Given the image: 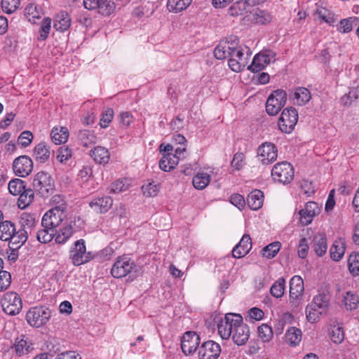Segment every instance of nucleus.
<instances>
[{
    "label": "nucleus",
    "mask_w": 359,
    "mask_h": 359,
    "mask_svg": "<svg viewBox=\"0 0 359 359\" xmlns=\"http://www.w3.org/2000/svg\"><path fill=\"white\" fill-rule=\"evenodd\" d=\"M218 333L223 339L232 337L238 346L246 344L250 337V328L243 323L240 314L227 313L217 324Z\"/></svg>",
    "instance_id": "obj_1"
},
{
    "label": "nucleus",
    "mask_w": 359,
    "mask_h": 359,
    "mask_svg": "<svg viewBox=\"0 0 359 359\" xmlns=\"http://www.w3.org/2000/svg\"><path fill=\"white\" fill-rule=\"evenodd\" d=\"M251 53L248 47L242 48L232 41L220 42L214 50L218 60L229 57V66L235 72H241L248 63Z\"/></svg>",
    "instance_id": "obj_2"
},
{
    "label": "nucleus",
    "mask_w": 359,
    "mask_h": 359,
    "mask_svg": "<svg viewBox=\"0 0 359 359\" xmlns=\"http://www.w3.org/2000/svg\"><path fill=\"white\" fill-rule=\"evenodd\" d=\"M330 297L327 290H320L313 297L312 302L306 306L305 309L306 317L309 323L318 322L326 313L330 305Z\"/></svg>",
    "instance_id": "obj_3"
},
{
    "label": "nucleus",
    "mask_w": 359,
    "mask_h": 359,
    "mask_svg": "<svg viewBox=\"0 0 359 359\" xmlns=\"http://www.w3.org/2000/svg\"><path fill=\"white\" fill-rule=\"evenodd\" d=\"M9 192L13 196H19L18 205L20 209L29 206L34 200V194L32 189H26L25 182L20 179H13L8 183Z\"/></svg>",
    "instance_id": "obj_4"
},
{
    "label": "nucleus",
    "mask_w": 359,
    "mask_h": 359,
    "mask_svg": "<svg viewBox=\"0 0 359 359\" xmlns=\"http://www.w3.org/2000/svg\"><path fill=\"white\" fill-rule=\"evenodd\" d=\"M26 231H16L15 224L10 221L0 222V240L8 241L12 248H18L26 242Z\"/></svg>",
    "instance_id": "obj_5"
},
{
    "label": "nucleus",
    "mask_w": 359,
    "mask_h": 359,
    "mask_svg": "<svg viewBox=\"0 0 359 359\" xmlns=\"http://www.w3.org/2000/svg\"><path fill=\"white\" fill-rule=\"evenodd\" d=\"M67 216L65 203L56 205L43 215L41 226H50L55 229L67 218Z\"/></svg>",
    "instance_id": "obj_6"
},
{
    "label": "nucleus",
    "mask_w": 359,
    "mask_h": 359,
    "mask_svg": "<svg viewBox=\"0 0 359 359\" xmlns=\"http://www.w3.org/2000/svg\"><path fill=\"white\" fill-rule=\"evenodd\" d=\"M34 190L41 196L46 198L53 193L55 185L53 179L45 172H39L33 179Z\"/></svg>",
    "instance_id": "obj_7"
},
{
    "label": "nucleus",
    "mask_w": 359,
    "mask_h": 359,
    "mask_svg": "<svg viewBox=\"0 0 359 359\" xmlns=\"http://www.w3.org/2000/svg\"><path fill=\"white\" fill-rule=\"evenodd\" d=\"M52 316L51 310L45 306L30 308L26 314L27 323L34 327H41L46 325Z\"/></svg>",
    "instance_id": "obj_8"
},
{
    "label": "nucleus",
    "mask_w": 359,
    "mask_h": 359,
    "mask_svg": "<svg viewBox=\"0 0 359 359\" xmlns=\"http://www.w3.org/2000/svg\"><path fill=\"white\" fill-rule=\"evenodd\" d=\"M70 259L74 266H80L93 259L91 252H86V242L83 239L76 241L70 250Z\"/></svg>",
    "instance_id": "obj_9"
},
{
    "label": "nucleus",
    "mask_w": 359,
    "mask_h": 359,
    "mask_svg": "<svg viewBox=\"0 0 359 359\" xmlns=\"http://www.w3.org/2000/svg\"><path fill=\"white\" fill-rule=\"evenodd\" d=\"M271 177L275 182L289 184L294 178L293 167L287 161L278 163L271 170Z\"/></svg>",
    "instance_id": "obj_10"
},
{
    "label": "nucleus",
    "mask_w": 359,
    "mask_h": 359,
    "mask_svg": "<svg viewBox=\"0 0 359 359\" xmlns=\"http://www.w3.org/2000/svg\"><path fill=\"white\" fill-rule=\"evenodd\" d=\"M135 266V262L130 257L126 255L120 256L114 263L111 273L116 278H123L129 274Z\"/></svg>",
    "instance_id": "obj_11"
},
{
    "label": "nucleus",
    "mask_w": 359,
    "mask_h": 359,
    "mask_svg": "<svg viewBox=\"0 0 359 359\" xmlns=\"http://www.w3.org/2000/svg\"><path fill=\"white\" fill-rule=\"evenodd\" d=\"M287 101V93L283 90H274L266 102V111L271 115H276L284 107Z\"/></svg>",
    "instance_id": "obj_12"
},
{
    "label": "nucleus",
    "mask_w": 359,
    "mask_h": 359,
    "mask_svg": "<svg viewBox=\"0 0 359 359\" xmlns=\"http://www.w3.org/2000/svg\"><path fill=\"white\" fill-rule=\"evenodd\" d=\"M1 304L4 311L11 316L18 314L22 307L21 298L18 294L13 292L5 293Z\"/></svg>",
    "instance_id": "obj_13"
},
{
    "label": "nucleus",
    "mask_w": 359,
    "mask_h": 359,
    "mask_svg": "<svg viewBox=\"0 0 359 359\" xmlns=\"http://www.w3.org/2000/svg\"><path fill=\"white\" fill-rule=\"evenodd\" d=\"M298 121L297 111L292 107L285 109L278 120V128L285 133H290Z\"/></svg>",
    "instance_id": "obj_14"
},
{
    "label": "nucleus",
    "mask_w": 359,
    "mask_h": 359,
    "mask_svg": "<svg viewBox=\"0 0 359 359\" xmlns=\"http://www.w3.org/2000/svg\"><path fill=\"white\" fill-rule=\"evenodd\" d=\"M276 55V53L271 50L259 52L254 57L248 69L253 72H259L263 70L267 65L275 62Z\"/></svg>",
    "instance_id": "obj_15"
},
{
    "label": "nucleus",
    "mask_w": 359,
    "mask_h": 359,
    "mask_svg": "<svg viewBox=\"0 0 359 359\" xmlns=\"http://www.w3.org/2000/svg\"><path fill=\"white\" fill-rule=\"evenodd\" d=\"M304 292V280L299 276H294L290 281V302L294 306H299Z\"/></svg>",
    "instance_id": "obj_16"
},
{
    "label": "nucleus",
    "mask_w": 359,
    "mask_h": 359,
    "mask_svg": "<svg viewBox=\"0 0 359 359\" xmlns=\"http://www.w3.org/2000/svg\"><path fill=\"white\" fill-rule=\"evenodd\" d=\"M34 168L32 158L27 155L15 158L13 162V170L15 175L26 177L30 175Z\"/></svg>",
    "instance_id": "obj_17"
},
{
    "label": "nucleus",
    "mask_w": 359,
    "mask_h": 359,
    "mask_svg": "<svg viewBox=\"0 0 359 359\" xmlns=\"http://www.w3.org/2000/svg\"><path fill=\"white\" fill-rule=\"evenodd\" d=\"M278 149L271 142H264L257 149V157L263 165H269L277 159Z\"/></svg>",
    "instance_id": "obj_18"
},
{
    "label": "nucleus",
    "mask_w": 359,
    "mask_h": 359,
    "mask_svg": "<svg viewBox=\"0 0 359 359\" xmlns=\"http://www.w3.org/2000/svg\"><path fill=\"white\" fill-rule=\"evenodd\" d=\"M83 6L88 10L97 9L102 15H109L115 9V4L110 0H83Z\"/></svg>",
    "instance_id": "obj_19"
},
{
    "label": "nucleus",
    "mask_w": 359,
    "mask_h": 359,
    "mask_svg": "<svg viewBox=\"0 0 359 359\" xmlns=\"http://www.w3.org/2000/svg\"><path fill=\"white\" fill-rule=\"evenodd\" d=\"M200 337L195 332H187L181 341V348L186 355L194 353L199 348Z\"/></svg>",
    "instance_id": "obj_20"
},
{
    "label": "nucleus",
    "mask_w": 359,
    "mask_h": 359,
    "mask_svg": "<svg viewBox=\"0 0 359 359\" xmlns=\"http://www.w3.org/2000/svg\"><path fill=\"white\" fill-rule=\"evenodd\" d=\"M220 353V345L211 340L203 342L198 348L199 359H217Z\"/></svg>",
    "instance_id": "obj_21"
},
{
    "label": "nucleus",
    "mask_w": 359,
    "mask_h": 359,
    "mask_svg": "<svg viewBox=\"0 0 359 359\" xmlns=\"http://www.w3.org/2000/svg\"><path fill=\"white\" fill-rule=\"evenodd\" d=\"M320 212L318 204L314 201L307 202L304 209L299 211V222L304 225H309L311 223L313 217Z\"/></svg>",
    "instance_id": "obj_22"
},
{
    "label": "nucleus",
    "mask_w": 359,
    "mask_h": 359,
    "mask_svg": "<svg viewBox=\"0 0 359 359\" xmlns=\"http://www.w3.org/2000/svg\"><path fill=\"white\" fill-rule=\"evenodd\" d=\"M113 205V199L110 196H101L93 198L89 206L96 213L103 214L107 212Z\"/></svg>",
    "instance_id": "obj_23"
},
{
    "label": "nucleus",
    "mask_w": 359,
    "mask_h": 359,
    "mask_svg": "<svg viewBox=\"0 0 359 359\" xmlns=\"http://www.w3.org/2000/svg\"><path fill=\"white\" fill-rule=\"evenodd\" d=\"M75 220H71L68 224H64L58 230L55 229V241L57 244L65 243L76 232L74 228Z\"/></svg>",
    "instance_id": "obj_24"
},
{
    "label": "nucleus",
    "mask_w": 359,
    "mask_h": 359,
    "mask_svg": "<svg viewBox=\"0 0 359 359\" xmlns=\"http://www.w3.org/2000/svg\"><path fill=\"white\" fill-rule=\"evenodd\" d=\"M252 248V240L249 234H244L240 242L233 248L232 256L241 258L245 256Z\"/></svg>",
    "instance_id": "obj_25"
},
{
    "label": "nucleus",
    "mask_w": 359,
    "mask_h": 359,
    "mask_svg": "<svg viewBox=\"0 0 359 359\" xmlns=\"http://www.w3.org/2000/svg\"><path fill=\"white\" fill-rule=\"evenodd\" d=\"M345 250L346 242L344 239L339 238L335 240L330 249L331 259L336 262L341 260L345 253Z\"/></svg>",
    "instance_id": "obj_26"
},
{
    "label": "nucleus",
    "mask_w": 359,
    "mask_h": 359,
    "mask_svg": "<svg viewBox=\"0 0 359 359\" xmlns=\"http://www.w3.org/2000/svg\"><path fill=\"white\" fill-rule=\"evenodd\" d=\"M90 154L95 162L100 164H107L110 159L109 150L102 146L95 147L90 150Z\"/></svg>",
    "instance_id": "obj_27"
},
{
    "label": "nucleus",
    "mask_w": 359,
    "mask_h": 359,
    "mask_svg": "<svg viewBox=\"0 0 359 359\" xmlns=\"http://www.w3.org/2000/svg\"><path fill=\"white\" fill-rule=\"evenodd\" d=\"M179 160L180 156H177V154L172 153L165 154L159 161V167L162 170L169 172L175 168L179 163Z\"/></svg>",
    "instance_id": "obj_28"
},
{
    "label": "nucleus",
    "mask_w": 359,
    "mask_h": 359,
    "mask_svg": "<svg viewBox=\"0 0 359 359\" xmlns=\"http://www.w3.org/2000/svg\"><path fill=\"white\" fill-rule=\"evenodd\" d=\"M71 25V18L65 11H61L55 18L54 28L60 32L67 31Z\"/></svg>",
    "instance_id": "obj_29"
},
{
    "label": "nucleus",
    "mask_w": 359,
    "mask_h": 359,
    "mask_svg": "<svg viewBox=\"0 0 359 359\" xmlns=\"http://www.w3.org/2000/svg\"><path fill=\"white\" fill-rule=\"evenodd\" d=\"M264 202V194L258 189L251 191L247 198L249 208L253 210H257L262 208Z\"/></svg>",
    "instance_id": "obj_30"
},
{
    "label": "nucleus",
    "mask_w": 359,
    "mask_h": 359,
    "mask_svg": "<svg viewBox=\"0 0 359 359\" xmlns=\"http://www.w3.org/2000/svg\"><path fill=\"white\" fill-rule=\"evenodd\" d=\"M69 130L63 126L54 127L50 133L52 141L55 144H61L67 142L69 138Z\"/></svg>",
    "instance_id": "obj_31"
},
{
    "label": "nucleus",
    "mask_w": 359,
    "mask_h": 359,
    "mask_svg": "<svg viewBox=\"0 0 359 359\" xmlns=\"http://www.w3.org/2000/svg\"><path fill=\"white\" fill-rule=\"evenodd\" d=\"M314 15L318 19L328 24L330 26L334 27L337 22V18L335 17L334 13L324 7L318 8L316 11Z\"/></svg>",
    "instance_id": "obj_32"
},
{
    "label": "nucleus",
    "mask_w": 359,
    "mask_h": 359,
    "mask_svg": "<svg viewBox=\"0 0 359 359\" xmlns=\"http://www.w3.org/2000/svg\"><path fill=\"white\" fill-rule=\"evenodd\" d=\"M311 98L310 91L304 87L297 88L293 93L294 102L299 106L305 105Z\"/></svg>",
    "instance_id": "obj_33"
},
{
    "label": "nucleus",
    "mask_w": 359,
    "mask_h": 359,
    "mask_svg": "<svg viewBox=\"0 0 359 359\" xmlns=\"http://www.w3.org/2000/svg\"><path fill=\"white\" fill-rule=\"evenodd\" d=\"M49 147L44 143L40 142L34 149V156L40 163H45L50 158Z\"/></svg>",
    "instance_id": "obj_34"
},
{
    "label": "nucleus",
    "mask_w": 359,
    "mask_h": 359,
    "mask_svg": "<svg viewBox=\"0 0 359 359\" xmlns=\"http://www.w3.org/2000/svg\"><path fill=\"white\" fill-rule=\"evenodd\" d=\"M192 0H168L166 8L169 12L178 13L186 10Z\"/></svg>",
    "instance_id": "obj_35"
},
{
    "label": "nucleus",
    "mask_w": 359,
    "mask_h": 359,
    "mask_svg": "<svg viewBox=\"0 0 359 359\" xmlns=\"http://www.w3.org/2000/svg\"><path fill=\"white\" fill-rule=\"evenodd\" d=\"M327 249V238L325 234L320 233L313 238V250L319 257L324 255Z\"/></svg>",
    "instance_id": "obj_36"
},
{
    "label": "nucleus",
    "mask_w": 359,
    "mask_h": 359,
    "mask_svg": "<svg viewBox=\"0 0 359 359\" xmlns=\"http://www.w3.org/2000/svg\"><path fill=\"white\" fill-rule=\"evenodd\" d=\"M22 228L20 229L19 231L24 232L26 231V241L28 238L29 235H32L33 233L34 229L36 226V222L34 217L29 214H25L22 217Z\"/></svg>",
    "instance_id": "obj_37"
},
{
    "label": "nucleus",
    "mask_w": 359,
    "mask_h": 359,
    "mask_svg": "<svg viewBox=\"0 0 359 359\" xmlns=\"http://www.w3.org/2000/svg\"><path fill=\"white\" fill-rule=\"evenodd\" d=\"M55 229L50 226H41L36 233V239L41 243H50L55 238Z\"/></svg>",
    "instance_id": "obj_38"
},
{
    "label": "nucleus",
    "mask_w": 359,
    "mask_h": 359,
    "mask_svg": "<svg viewBox=\"0 0 359 359\" xmlns=\"http://www.w3.org/2000/svg\"><path fill=\"white\" fill-rule=\"evenodd\" d=\"M302 333L301 330L295 327H290L285 333V341L291 346H297L302 340Z\"/></svg>",
    "instance_id": "obj_39"
},
{
    "label": "nucleus",
    "mask_w": 359,
    "mask_h": 359,
    "mask_svg": "<svg viewBox=\"0 0 359 359\" xmlns=\"http://www.w3.org/2000/svg\"><path fill=\"white\" fill-rule=\"evenodd\" d=\"M210 181V176L208 174L199 172L194 176L192 184L196 189L202 190L208 185Z\"/></svg>",
    "instance_id": "obj_40"
},
{
    "label": "nucleus",
    "mask_w": 359,
    "mask_h": 359,
    "mask_svg": "<svg viewBox=\"0 0 359 359\" xmlns=\"http://www.w3.org/2000/svg\"><path fill=\"white\" fill-rule=\"evenodd\" d=\"M329 335L332 342L334 344H341L344 339V332L339 325H333L330 326L329 330Z\"/></svg>",
    "instance_id": "obj_41"
},
{
    "label": "nucleus",
    "mask_w": 359,
    "mask_h": 359,
    "mask_svg": "<svg viewBox=\"0 0 359 359\" xmlns=\"http://www.w3.org/2000/svg\"><path fill=\"white\" fill-rule=\"evenodd\" d=\"M154 11V4L151 2H147L144 5L136 7L133 11V15L137 18L143 16L149 17Z\"/></svg>",
    "instance_id": "obj_42"
},
{
    "label": "nucleus",
    "mask_w": 359,
    "mask_h": 359,
    "mask_svg": "<svg viewBox=\"0 0 359 359\" xmlns=\"http://www.w3.org/2000/svg\"><path fill=\"white\" fill-rule=\"evenodd\" d=\"M78 137L84 147H88L91 144H95L97 140V137L94 133L88 130H80Z\"/></svg>",
    "instance_id": "obj_43"
},
{
    "label": "nucleus",
    "mask_w": 359,
    "mask_h": 359,
    "mask_svg": "<svg viewBox=\"0 0 359 359\" xmlns=\"http://www.w3.org/2000/svg\"><path fill=\"white\" fill-rule=\"evenodd\" d=\"M73 155V150L69 146H62L57 150L56 159L61 163H65Z\"/></svg>",
    "instance_id": "obj_44"
},
{
    "label": "nucleus",
    "mask_w": 359,
    "mask_h": 359,
    "mask_svg": "<svg viewBox=\"0 0 359 359\" xmlns=\"http://www.w3.org/2000/svg\"><path fill=\"white\" fill-rule=\"evenodd\" d=\"M281 243L278 241L271 243L262 250L263 257L271 259L274 257L279 252Z\"/></svg>",
    "instance_id": "obj_45"
},
{
    "label": "nucleus",
    "mask_w": 359,
    "mask_h": 359,
    "mask_svg": "<svg viewBox=\"0 0 359 359\" xmlns=\"http://www.w3.org/2000/svg\"><path fill=\"white\" fill-rule=\"evenodd\" d=\"M357 21L356 18H348L340 20L337 25V30L342 34L349 33L352 31L353 24Z\"/></svg>",
    "instance_id": "obj_46"
},
{
    "label": "nucleus",
    "mask_w": 359,
    "mask_h": 359,
    "mask_svg": "<svg viewBox=\"0 0 359 359\" xmlns=\"http://www.w3.org/2000/svg\"><path fill=\"white\" fill-rule=\"evenodd\" d=\"M285 280L283 278L278 279L271 287V295L276 298L281 297L285 292Z\"/></svg>",
    "instance_id": "obj_47"
},
{
    "label": "nucleus",
    "mask_w": 359,
    "mask_h": 359,
    "mask_svg": "<svg viewBox=\"0 0 359 359\" xmlns=\"http://www.w3.org/2000/svg\"><path fill=\"white\" fill-rule=\"evenodd\" d=\"M348 266L349 271L353 276L359 275V254L352 252L348 259Z\"/></svg>",
    "instance_id": "obj_48"
},
{
    "label": "nucleus",
    "mask_w": 359,
    "mask_h": 359,
    "mask_svg": "<svg viewBox=\"0 0 359 359\" xmlns=\"http://www.w3.org/2000/svg\"><path fill=\"white\" fill-rule=\"evenodd\" d=\"M343 302L346 309L353 310L359 304V297L351 292H347L344 297Z\"/></svg>",
    "instance_id": "obj_49"
},
{
    "label": "nucleus",
    "mask_w": 359,
    "mask_h": 359,
    "mask_svg": "<svg viewBox=\"0 0 359 359\" xmlns=\"http://www.w3.org/2000/svg\"><path fill=\"white\" fill-rule=\"evenodd\" d=\"M129 187V183L126 179L117 180L111 184L109 193L118 194L126 191Z\"/></svg>",
    "instance_id": "obj_50"
},
{
    "label": "nucleus",
    "mask_w": 359,
    "mask_h": 359,
    "mask_svg": "<svg viewBox=\"0 0 359 359\" xmlns=\"http://www.w3.org/2000/svg\"><path fill=\"white\" fill-rule=\"evenodd\" d=\"M258 335L259 337L264 341H269L273 336V332L272 328L266 324H262L258 327Z\"/></svg>",
    "instance_id": "obj_51"
},
{
    "label": "nucleus",
    "mask_w": 359,
    "mask_h": 359,
    "mask_svg": "<svg viewBox=\"0 0 359 359\" xmlns=\"http://www.w3.org/2000/svg\"><path fill=\"white\" fill-rule=\"evenodd\" d=\"M51 22L52 20L50 18L43 19L39 29V40L44 41L48 38L51 28Z\"/></svg>",
    "instance_id": "obj_52"
},
{
    "label": "nucleus",
    "mask_w": 359,
    "mask_h": 359,
    "mask_svg": "<svg viewBox=\"0 0 359 359\" xmlns=\"http://www.w3.org/2000/svg\"><path fill=\"white\" fill-rule=\"evenodd\" d=\"M20 0H2V11L8 14L14 13L20 6Z\"/></svg>",
    "instance_id": "obj_53"
},
{
    "label": "nucleus",
    "mask_w": 359,
    "mask_h": 359,
    "mask_svg": "<svg viewBox=\"0 0 359 359\" xmlns=\"http://www.w3.org/2000/svg\"><path fill=\"white\" fill-rule=\"evenodd\" d=\"M30 347V344L24 338L20 339H16L14 348L15 351L18 356L27 353Z\"/></svg>",
    "instance_id": "obj_54"
},
{
    "label": "nucleus",
    "mask_w": 359,
    "mask_h": 359,
    "mask_svg": "<svg viewBox=\"0 0 359 359\" xmlns=\"http://www.w3.org/2000/svg\"><path fill=\"white\" fill-rule=\"evenodd\" d=\"M114 117V110L111 108H107L101 115L100 125L102 128H106L109 126Z\"/></svg>",
    "instance_id": "obj_55"
},
{
    "label": "nucleus",
    "mask_w": 359,
    "mask_h": 359,
    "mask_svg": "<svg viewBox=\"0 0 359 359\" xmlns=\"http://www.w3.org/2000/svg\"><path fill=\"white\" fill-rule=\"evenodd\" d=\"M33 140V134L29 130L21 133L18 139V144L22 147H28Z\"/></svg>",
    "instance_id": "obj_56"
},
{
    "label": "nucleus",
    "mask_w": 359,
    "mask_h": 359,
    "mask_svg": "<svg viewBox=\"0 0 359 359\" xmlns=\"http://www.w3.org/2000/svg\"><path fill=\"white\" fill-rule=\"evenodd\" d=\"M11 283V275L6 271L0 272V292L6 290Z\"/></svg>",
    "instance_id": "obj_57"
},
{
    "label": "nucleus",
    "mask_w": 359,
    "mask_h": 359,
    "mask_svg": "<svg viewBox=\"0 0 359 359\" xmlns=\"http://www.w3.org/2000/svg\"><path fill=\"white\" fill-rule=\"evenodd\" d=\"M142 189L144 196L151 197L157 195L159 190V186L154 182H149L147 185L142 186Z\"/></svg>",
    "instance_id": "obj_58"
},
{
    "label": "nucleus",
    "mask_w": 359,
    "mask_h": 359,
    "mask_svg": "<svg viewBox=\"0 0 359 359\" xmlns=\"http://www.w3.org/2000/svg\"><path fill=\"white\" fill-rule=\"evenodd\" d=\"M229 201L239 210H242L245 205L244 197L239 194H232L229 198Z\"/></svg>",
    "instance_id": "obj_59"
},
{
    "label": "nucleus",
    "mask_w": 359,
    "mask_h": 359,
    "mask_svg": "<svg viewBox=\"0 0 359 359\" xmlns=\"http://www.w3.org/2000/svg\"><path fill=\"white\" fill-rule=\"evenodd\" d=\"M244 158L245 156L243 153L237 152L236 154H234L233 158L231 161V166L235 170H240L243 168Z\"/></svg>",
    "instance_id": "obj_60"
},
{
    "label": "nucleus",
    "mask_w": 359,
    "mask_h": 359,
    "mask_svg": "<svg viewBox=\"0 0 359 359\" xmlns=\"http://www.w3.org/2000/svg\"><path fill=\"white\" fill-rule=\"evenodd\" d=\"M255 18L257 23L266 24L271 20V15L265 11L259 10L255 13Z\"/></svg>",
    "instance_id": "obj_61"
},
{
    "label": "nucleus",
    "mask_w": 359,
    "mask_h": 359,
    "mask_svg": "<svg viewBox=\"0 0 359 359\" xmlns=\"http://www.w3.org/2000/svg\"><path fill=\"white\" fill-rule=\"evenodd\" d=\"M25 15L32 16L33 18H39L40 17V8L34 4H28L25 10Z\"/></svg>",
    "instance_id": "obj_62"
},
{
    "label": "nucleus",
    "mask_w": 359,
    "mask_h": 359,
    "mask_svg": "<svg viewBox=\"0 0 359 359\" xmlns=\"http://www.w3.org/2000/svg\"><path fill=\"white\" fill-rule=\"evenodd\" d=\"M300 187L302 192L306 196H309L314 193V187L311 182L303 180L300 182Z\"/></svg>",
    "instance_id": "obj_63"
},
{
    "label": "nucleus",
    "mask_w": 359,
    "mask_h": 359,
    "mask_svg": "<svg viewBox=\"0 0 359 359\" xmlns=\"http://www.w3.org/2000/svg\"><path fill=\"white\" fill-rule=\"evenodd\" d=\"M309 250V245L306 238H302L299 241L298 245V255L301 258H305L307 255Z\"/></svg>",
    "instance_id": "obj_64"
}]
</instances>
